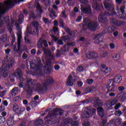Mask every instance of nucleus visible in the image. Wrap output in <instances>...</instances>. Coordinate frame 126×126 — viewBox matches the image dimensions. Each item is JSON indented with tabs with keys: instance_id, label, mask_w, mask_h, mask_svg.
I'll return each mask as SVG.
<instances>
[{
	"instance_id": "34",
	"label": "nucleus",
	"mask_w": 126,
	"mask_h": 126,
	"mask_svg": "<svg viewBox=\"0 0 126 126\" xmlns=\"http://www.w3.org/2000/svg\"><path fill=\"white\" fill-rule=\"evenodd\" d=\"M29 105L31 106L32 108H34V107H36L37 106V101H36V100L32 101L29 103Z\"/></svg>"
},
{
	"instance_id": "11",
	"label": "nucleus",
	"mask_w": 126,
	"mask_h": 126,
	"mask_svg": "<svg viewBox=\"0 0 126 126\" xmlns=\"http://www.w3.org/2000/svg\"><path fill=\"white\" fill-rule=\"evenodd\" d=\"M21 1H24V0H13V1L8 0L4 1V3L5 5L11 6L15 5V4H17V3H19Z\"/></svg>"
},
{
	"instance_id": "59",
	"label": "nucleus",
	"mask_w": 126,
	"mask_h": 126,
	"mask_svg": "<svg viewBox=\"0 0 126 126\" xmlns=\"http://www.w3.org/2000/svg\"><path fill=\"white\" fill-rule=\"evenodd\" d=\"M109 47L111 50L115 49V44H114L113 43H111L109 44Z\"/></svg>"
},
{
	"instance_id": "1",
	"label": "nucleus",
	"mask_w": 126,
	"mask_h": 126,
	"mask_svg": "<svg viewBox=\"0 0 126 126\" xmlns=\"http://www.w3.org/2000/svg\"><path fill=\"white\" fill-rule=\"evenodd\" d=\"M122 80L123 77L120 74L116 75L114 79H110L108 80L106 84V89H107L106 93L115 92L116 84H119V83H121V81Z\"/></svg>"
},
{
	"instance_id": "33",
	"label": "nucleus",
	"mask_w": 126,
	"mask_h": 126,
	"mask_svg": "<svg viewBox=\"0 0 126 126\" xmlns=\"http://www.w3.org/2000/svg\"><path fill=\"white\" fill-rule=\"evenodd\" d=\"M53 108H47L45 111H63V110L62 109V108H54L53 110H52Z\"/></svg>"
},
{
	"instance_id": "28",
	"label": "nucleus",
	"mask_w": 126,
	"mask_h": 126,
	"mask_svg": "<svg viewBox=\"0 0 126 126\" xmlns=\"http://www.w3.org/2000/svg\"><path fill=\"white\" fill-rule=\"evenodd\" d=\"M29 28H28L27 29L26 32L25 33V38H26V39L29 37V35L28 34H29L30 35H33L32 31L30 32V31H29Z\"/></svg>"
},
{
	"instance_id": "12",
	"label": "nucleus",
	"mask_w": 126,
	"mask_h": 126,
	"mask_svg": "<svg viewBox=\"0 0 126 126\" xmlns=\"http://www.w3.org/2000/svg\"><path fill=\"white\" fill-rule=\"evenodd\" d=\"M87 59L89 60H92V59H96L98 58V54L94 52L88 51L87 54H86Z\"/></svg>"
},
{
	"instance_id": "44",
	"label": "nucleus",
	"mask_w": 126,
	"mask_h": 126,
	"mask_svg": "<svg viewBox=\"0 0 126 126\" xmlns=\"http://www.w3.org/2000/svg\"><path fill=\"white\" fill-rule=\"evenodd\" d=\"M97 114L99 116H101L102 118V120H103V118H104V112L103 111H98Z\"/></svg>"
},
{
	"instance_id": "50",
	"label": "nucleus",
	"mask_w": 126,
	"mask_h": 126,
	"mask_svg": "<svg viewBox=\"0 0 126 126\" xmlns=\"http://www.w3.org/2000/svg\"><path fill=\"white\" fill-rule=\"evenodd\" d=\"M43 21L44 22V23H45V24H48V23L50 22L49 19L47 18H43Z\"/></svg>"
},
{
	"instance_id": "21",
	"label": "nucleus",
	"mask_w": 126,
	"mask_h": 126,
	"mask_svg": "<svg viewBox=\"0 0 126 126\" xmlns=\"http://www.w3.org/2000/svg\"><path fill=\"white\" fill-rule=\"evenodd\" d=\"M64 31L66 32V33H67V34H68V35H69L71 37L75 35V32H74V31H71L69 28H65Z\"/></svg>"
},
{
	"instance_id": "5",
	"label": "nucleus",
	"mask_w": 126,
	"mask_h": 126,
	"mask_svg": "<svg viewBox=\"0 0 126 126\" xmlns=\"http://www.w3.org/2000/svg\"><path fill=\"white\" fill-rule=\"evenodd\" d=\"M86 27L87 28H85ZM97 27H98V22L93 21L88 23H86L83 25L82 30L86 31L88 28V29H89V30H91V31H96V29H97Z\"/></svg>"
},
{
	"instance_id": "53",
	"label": "nucleus",
	"mask_w": 126,
	"mask_h": 126,
	"mask_svg": "<svg viewBox=\"0 0 126 126\" xmlns=\"http://www.w3.org/2000/svg\"><path fill=\"white\" fill-rule=\"evenodd\" d=\"M126 100V93H125L122 94V102H125Z\"/></svg>"
},
{
	"instance_id": "55",
	"label": "nucleus",
	"mask_w": 126,
	"mask_h": 126,
	"mask_svg": "<svg viewBox=\"0 0 126 126\" xmlns=\"http://www.w3.org/2000/svg\"><path fill=\"white\" fill-rule=\"evenodd\" d=\"M96 108H89V107H86V109H85V111H96Z\"/></svg>"
},
{
	"instance_id": "47",
	"label": "nucleus",
	"mask_w": 126,
	"mask_h": 126,
	"mask_svg": "<svg viewBox=\"0 0 126 126\" xmlns=\"http://www.w3.org/2000/svg\"><path fill=\"white\" fill-rule=\"evenodd\" d=\"M93 82H94V80L93 79H87V83L88 84H92Z\"/></svg>"
},
{
	"instance_id": "39",
	"label": "nucleus",
	"mask_w": 126,
	"mask_h": 126,
	"mask_svg": "<svg viewBox=\"0 0 126 126\" xmlns=\"http://www.w3.org/2000/svg\"><path fill=\"white\" fill-rule=\"evenodd\" d=\"M32 25L35 27V28H37L39 27V23L37 21H35L32 23Z\"/></svg>"
},
{
	"instance_id": "4",
	"label": "nucleus",
	"mask_w": 126,
	"mask_h": 126,
	"mask_svg": "<svg viewBox=\"0 0 126 126\" xmlns=\"http://www.w3.org/2000/svg\"><path fill=\"white\" fill-rule=\"evenodd\" d=\"M15 63V60L14 59H12L8 61V64L5 66L4 68L2 69L3 70L2 73V76L4 78H6L8 76V73H9V69L12 67V65Z\"/></svg>"
},
{
	"instance_id": "6",
	"label": "nucleus",
	"mask_w": 126,
	"mask_h": 126,
	"mask_svg": "<svg viewBox=\"0 0 126 126\" xmlns=\"http://www.w3.org/2000/svg\"><path fill=\"white\" fill-rule=\"evenodd\" d=\"M26 86H28L26 92L28 93L29 95L32 96L33 94V90L32 89V86H33V82H32V79H28L26 83Z\"/></svg>"
},
{
	"instance_id": "22",
	"label": "nucleus",
	"mask_w": 126,
	"mask_h": 126,
	"mask_svg": "<svg viewBox=\"0 0 126 126\" xmlns=\"http://www.w3.org/2000/svg\"><path fill=\"white\" fill-rule=\"evenodd\" d=\"M102 36L101 34H96L95 37L94 38V43L95 44H99V43H101L102 42V38L101 37Z\"/></svg>"
},
{
	"instance_id": "27",
	"label": "nucleus",
	"mask_w": 126,
	"mask_h": 126,
	"mask_svg": "<svg viewBox=\"0 0 126 126\" xmlns=\"http://www.w3.org/2000/svg\"><path fill=\"white\" fill-rule=\"evenodd\" d=\"M61 39L62 40V41H63V42H68V41L70 40L69 35H63L61 37Z\"/></svg>"
},
{
	"instance_id": "30",
	"label": "nucleus",
	"mask_w": 126,
	"mask_h": 126,
	"mask_svg": "<svg viewBox=\"0 0 126 126\" xmlns=\"http://www.w3.org/2000/svg\"><path fill=\"white\" fill-rule=\"evenodd\" d=\"M23 20H24V15L21 14L19 15L18 19V22H19L20 24L23 23Z\"/></svg>"
},
{
	"instance_id": "20",
	"label": "nucleus",
	"mask_w": 126,
	"mask_h": 126,
	"mask_svg": "<svg viewBox=\"0 0 126 126\" xmlns=\"http://www.w3.org/2000/svg\"><path fill=\"white\" fill-rule=\"evenodd\" d=\"M100 69L102 72H105V73H108V72H110L111 70L110 68L107 67V66L105 64L101 65Z\"/></svg>"
},
{
	"instance_id": "64",
	"label": "nucleus",
	"mask_w": 126,
	"mask_h": 126,
	"mask_svg": "<svg viewBox=\"0 0 126 126\" xmlns=\"http://www.w3.org/2000/svg\"><path fill=\"white\" fill-rule=\"evenodd\" d=\"M115 114L116 116H121V115H122V111H116Z\"/></svg>"
},
{
	"instance_id": "60",
	"label": "nucleus",
	"mask_w": 126,
	"mask_h": 126,
	"mask_svg": "<svg viewBox=\"0 0 126 126\" xmlns=\"http://www.w3.org/2000/svg\"><path fill=\"white\" fill-rule=\"evenodd\" d=\"M82 19V16H79L76 19V22H80V20Z\"/></svg>"
},
{
	"instance_id": "10",
	"label": "nucleus",
	"mask_w": 126,
	"mask_h": 126,
	"mask_svg": "<svg viewBox=\"0 0 126 126\" xmlns=\"http://www.w3.org/2000/svg\"><path fill=\"white\" fill-rule=\"evenodd\" d=\"M81 10L83 13H85L86 14H91V13H92L91 7L89 5L86 6L84 5H82L81 7Z\"/></svg>"
},
{
	"instance_id": "35",
	"label": "nucleus",
	"mask_w": 126,
	"mask_h": 126,
	"mask_svg": "<svg viewBox=\"0 0 126 126\" xmlns=\"http://www.w3.org/2000/svg\"><path fill=\"white\" fill-rule=\"evenodd\" d=\"M43 46V42H42V39L39 40L37 42V47L38 49H41Z\"/></svg>"
},
{
	"instance_id": "58",
	"label": "nucleus",
	"mask_w": 126,
	"mask_h": 126,
	"mask_svg": "<svg viewBox=\"0 0 126 126\" xmlns=\"http://www.w3.org/2000/svg\"><path fill=\"white\" fill-rule=\"evenodd\" d=\"M71 126H78V122L76 121L71 123Z\"/></svg>"
},
{
	"instance_id": "19",
	"label": "nucleus",
	"mask_w": 126,
	"mask_h": 126,
	"mask_svg": "<svg viewBox=\"0 0 126 126\" xmlns=\"http://www.w3.org/2000/svg\"><path fill=\"white\" fill-rule=\"evenodd\" d=\"M15 75L18 79H21L22 75V70L21 68H17L15 72Z\"/></svg>"
},
{
	"instance_id": "49",
	"label": "nucleus",
	"mask_w": 126,
	"mask_h": 126,
	"mask_svg": "<svg viewBox=\"0 0 126 126\" xmlns=\"http://www.w3.org/2000/svg\"><path fill=\"white\" fill-rule=\"evenodd\" d=\"M66 46H71V47H74V46H75V42H71L70 43H67Z\"/></svg>"
},
{
	"instance_id": "56",
	"label": "nucleus",
	"mask_w": 126,
	"mask_h": 126,
	"mask_svg": "<svg viewBox=\"0 0 126 126\" xmlns=\"http://www.w3.org/2000/svg\"><path fill=\"white\" fill-rule=\"evenodd\" d=\"M61 14H62V17H63V18H66V14H65V10L62 12Z\"/></svg>"
},
{
	"instance_id": "8",
	"label": "nucleus",
	"mask_w": 126,
	"mask_h": 126,
	"mask_svg": "<svg viewBox=\"0 0 126 126\" xmlns=\"http://www.w3.org/2000/svg\"><path fill=\"white\" fill-rule=\"evenodd\" d=\"M53 70V67H52V61L50 60H48L44 67H43V71L46 74L51 73V71Z\"/></svg>"
},
{
	"instance_id": "46",
	"label": "nucleus",
	"mask_w": 126,
	"mask_h": 126,
	"mask_svg": "<svg viewBox=\"0 0 126 126\" xmlns=\"http://www.w3.org/2000/svg\"><path fill=\"white\" fill-rule=\"evenodd\" d=\"M122 106V104L121 103H118L116 104L114 107L115 110H118V109H120V107Z\"/></svg>"
},
{
	"instance_id": "26",
	"label": "nucleus",
	"mask_w": 126,
	"mask_h": 126,
	"mask_svg": "<svg viewBox=\"0 0 126 126\" xmlns=\"http://www.w3.org/2000/svg\"><path fill=\"white\" fill-rule=\"evenodd\" d=\"M116 30H117V28L113 26L109 27L107 29V31L109 33H113V32H115Z\"/></svg>"
},
{
	"instance_id": "63",
	"label": "nucleus",
	"mask_w": 126,
	"mask_h": 126,
	"mask_svg": "<svg viewBox=\"0 0 126 126\" xmlns=\"http://www.w3.org/2000/svg\"><path fill=\"white\" fill-rule=\"evenodd\" d=\"M60 68H61V67L60 66V65H59L58 64H56L54 66V69H55V70H59V69H60Z\"/></svg>"
},
{
	"instance_id": "42",
	"label": "nucleus",
	"mask_w": 126,
	"mask_h": 126,
	"mask_svg": "<svg viewBox=\"0 0 126 126\" xmlns=\"http://www.w3.org/2000/svg\"><path fill=\"white\" fill-rule=\"evenodd\" d=\"M8 28V31L10 33V34H11V32H12V29L13 28V26L12 25H9V26H7Z\"/></svg>"
},
{
	"instance_id": "38",
	"label": "nucleus",
	"mask_w": 126,
	"mask_h": 126,
	"mask_svg": "<svg viewBox=\"0 0 126 126\" xmlns=\"http://www.w3.org/2000/svg\"><path fill=\"white\" fill-rule=\"evenodd\" d=\"M77 70H78L79 72H83V70H84V67H83L82 65H80L77 67Z\"/></svg>"
},
{
	"instance_id": "43",
	"label": "nucleus",
	"mask_w": 126,
	"mask_h": 126,
	"mask_svg": "<svg viewBox=\"0 0 126 126\" xmlns=\"http://www.w3.org/2000/svg\"><path fill=\"white\" fill-rule=\"evenodd\" d=\"M5 122V118L4 117H0V124Z\"/></svg>"
},
{
	"instance_id": "41",
	"label": "nucleus",
	"mask_w": 126,
	"mask_h": 126,
	"mask_svg": "<svg viewBox=\"0 0 126 126\" xmlns=\"http://www.w3.org/2000/svg\"><path fill=\"white\" fill-rule=\"evenodd\" d=\"M45 125H52L53 124V122H52V121L48 120V117H46L45 119Z\"/></svg>"
},
{
	"instance_id": "31",
	"label": "nucleus",
	"mask_w": 126,
	"mask_h": 126,
	"mask_svg": "<svg viewBox=\"0 0 126 126\" xmlns=\"http://www.w3.org/2000/svg\"><path fill=\"white\" fill-rule=\"evenodd\" d=\"M44 124V121L42 120H38L34 122V126H41Z\"/></svg>"
},
{
	"instance_id": "25",
	"label": "nucleus",
	"mask_w": 126,
	"mask_h": 126,
	"mask_svg": "<svg viewBox=\"0 0 126 126\" xmlns=\"http://www.w3.org/2000/svg\"><path fill=\"white\" fill-rule=\"evenodd\" d=\"M93 90L92 89V87H87L84 90V94L86 95V94H88V93H90Z\"/></svg>"
},
{
	"instance_id": "24",
	"label": "nucleus",
	"mask_w": 126,
	"mask_h": 126,
	"mask_svg": "<svg viewBox=\"0 0 126 126\" xmlns=\"http://www.w3.org/2000/svg\"><path fill=\"white\" fill-rule=\"evenodd\" d=\"M7 41V35L6 34H3L0 37V41L1 43H5Z\"/></svg>"
},
{
	"instance_id": "48",
	"label": "nucleus",
	"mask_w": 126,
	"mask_h": 126,
	"mask_svg": "<svg viewBox=\"0 0 126 126\" xmlns=\"http://www.w3.org/2000/svg\"><path fill=\"white\" fill-rule=\"evenodd\" d=\"M125 89H126V88H125V87H124V86L118 87V90L120 92H123V91H124V90H125Z\"/></svg>"
},
{
	"instance_id": "37",
	"label": "nucleus",
	"mask_w": 126,
	"mask_h": 126,
	"mask_svg": "<svg viewBox=\"0 0 126 126\" xmlns=\"http://www.w3.org/2000/svg\"><path fill=\"white\" fill-rule=\"evenodd\" d=\"M59 24L60 27H62V28H64V22L63 20H60L59 21Z\"/></svg>"
},
{
	"instance_id": "18",
	"label": "nucleus",
	"mask_w": 126,
	"mask_h": 126,
	"mask_svg": "<svg viewBox=\"0 0 126 126\" xmlns=\"http://www.w3.org/2000/svg\"><path fill=\"white\" fill-rule=\"evenodd\" d=\"M30 65L31 69H35V68H36L37 70H39L40 68L42 67V64L41 63H39L37 65L33 63H31Z\"/></svg>"
},
{
	"instance_id": "23",
	"label": "nucleus",
	"mask_w": 126,
	"mask_h": 126,
	"mask_svg": "<svg viewBox=\"0 0 126 126\" xmlns=\"http://www.w3.org/2000/svg\"><path fill=\"white\" fill-rule=\"evenodd\" d=\"M90 113H95V111H84V114L82 115V118H89L91 117V114Z\"/></svg>"
},
{
	"instance_id": "13",
	"label": "nucleus",
	"mask_w": 126,
	"mask_h": 126,
	"mask_svg": "<svg viewBox=\"0 0 126 126\" xmlns=\"http://www.w3.org/2000/svg\"><path fill=\"white\" fill-rule=\"evenodd\" d=\"M110 22L111 24L115 25V26H121L125 24V22L123 21H120L116 18H112L110 19Z\"/></svg>"
},
{
	"instance_id": "62",
	"label": "nucleus",
	"mask_w": 126,
	"mask_h": 126,
	"mask_svg": "<svg viewBox=\"0 0 126 126\" xmlns=\"http://www.w3.org/2000/svg\"><path fill=\"white\" fill-rule=\"evenodd\" d=\"M63 40L62 39H58V40L57 41V44H58V45H63Z\"/></svg>"
},
{
	"instance_id": "2",
	"label": "nucleus",
	"mask_w": 126,
	"mask_h": 126,
	"mask_svg": "<svg viewBox=\"0 0 126 126\" xmlns=\"http://www.w3.org/2000/svg\"><path fill=\"white\" fill-rule=\"evenodd\" d=\"M54 83V79L52 78L47 79L45 82L42 84L38 83L35 88L36 92L40 94H45L48 90V85H51Z\"/></svg>"
},
{
	"instance_id": "14",
	"label": "nucleus",
	"mask_w": 126,
	"mask_h": 126,
	"mask_svg": "<svg viewBox=\"0 0 126 126\" xmlns=\"http://www.w3.org/2000/svg\"><path fill=\"white\" fill-rule=\"evenodd\" d=\"M110 15H108L104 14H99L98 16V22L99 23H106L107 22V16H110Z\"/></svg>"
},
{
	"instance_id": "57",
	"label": "nucleus",
	"mask_w": 126,
	"mask_h": 126,
	"mask_svg": "<svg viewBox=\"0 0 126 126\" xmlns=\"http://www.w3.org/2000/svg\"><path fill=\"white\" fill-rule=\"evenodd\" d=\"M5 22L7 24V26H9V25H10V20L9 19H6Z\"/></svg>"
},
{
	"instance_id": "16",
	"label": "nucleus",
	"mask_w": 126,
	"mask_h": 126,
	"mask_svg": "<svg viewBox=\"0 0 126 126\" xmlns=\"http://www.w3.org/2000/svg\"><path fill=\"white\" fill-rule=\"evenodd\" d=\"M93 5L97 11H100L101 8H103V4L101 3H98L96 0H94Z\"/></svg>"
},
{
	"instance_id": "9",
	"label": "nucleus",
	"mask_w": 126,
	"mask_h": 126,
	"mask_svg": "<svg viewBox=\"0 0 126 126\" xmlns=\"http://www.w3.org/2000/svg\"><path fill=\"white\" fill-rule=\"evenodd\" d=\"M118 102L117 98H113L112 100L107 101L105 104V109L107 110H112V106Z\"/></svg>"
},
{
	"instance_id": "17",
	"label": "nucleus",
	"mask_w": 126,
	"mask_h": 126,
	"mask_svg": "<svg viewBox=\"0 0 126 126\" xmlns=\"http://www.w3.org/2000/svg\"><path fill=\"white\" fill-rule=\"evenodd\" d=\"M63 109H68V110H72V111H76L77 110V105H65L62 107Z\"/></svg>"
},
{
	"instance_id": "3",
	"label": "nucleus",
	"mask_w": 126,
	"mask_h": 126,
	"mask_svg": "<svg viewBox=\"0 0 126 126\" xmlns=\"http://www.w3.org/2000/svg\"><path fill=\"white\" fill-rule=\"evenodd\" d=\"M104 1V6L107 11L104 12V14L106 15H110V16H114L117 14V12L115 11V8L114 7V4L113 3L110 2H107L106 1H111L112 0H105Z\"/></svg>"
},
{
	"instance_id": "51",
	"label": "nucleus",
	"mask_w": 126,
	"mask_h": 126,
	"mask_svg": "<svg viewBox=\"0 0 126 126\" xmlns=\"http://www.w3.org/2000/svg\"><path fill=\"white\" fill-rule=\"evenodd\" d=\"M51 38L53 39V41H55V42H58L59 38H57L56 36H54L53 34L51 35Z\"/></svg>"
},
{
	"instance_id": "29",
	"label": "nucleus",
	"mask_w": 126,
	"mask_h": 126,
	"mask_svg": "<svg viewBox=\"0 0 126 126\" xmlns=\"http://www.w3.org/2000/svg\"><path fill=\"white\" fill-rule=\"evenodd\" d=\"M14 120L13 118L10 117L8 118L7 120V125L8 126H13Z\"/></svg>"
},
{
	"instance_id": "40",
	"label": "nucleus",
	"mask_w": 126,
	"mask_h": 126,
	"mask_svg": "<svg viewBox=\"0 0 126 126\" xmlns=\"http://www.w3.org/2000/svg\"><path fill=\"white\" fill-rule=\"evenodd\" d=\"M117 97L118 99L121 100V102H122L123 99V92H121L117 94Z\"/></svg>"
},
{
	"instance_id": "15",
	"label": "nucleus",
	"mask_w": 126,
	"mask_h": 126,
	"mask_svg": "<svg viewBox=\"0 0 126 126\" xmlns=\"http://www.w3.org/2000/svg\"><path fill=\"white\" fill-rule=\"evenodd\" d=\"M34 6L36 7L37 10V12H38L40 16L42 15V13H43V9L41 8V6L40 5V3H39V0H35L34 1Z\"/></svg>"
},
{
	"instance_id": "36",
	"label": "nucleus",
	"mask_w": 126,
	"mask_h": 126,
	"mask_svg": "<svg viewBox=\"0 0 126 126\" xmlns=\"http://www.w3.org/2000/svg\"><path fill=\"white\" fill-rule=\"evenodd\" d=\"M22 38V32H21V31H19L18 33V42H19V41H21Z\"/></svg>"
},
{
	"instance_id": "52",
	"label": "nucleus",
	"mask_w": 126,
	"mask_h": 126,
	"mask_svg": "<svg viewBox=\"0 0 126 126\" xmlns=\"http://www.w3.org/2000/svg\"><path fill=\"white\" fill-rule=\"evenodd\" d=\"M81 3H83V4H86L87 2H88V0H78Z\"/></svg>"
},
{
	"instance_id": "45",
	"label": "nucleus",
	"mask_w": 126,
	"mask_h": 126,
	"mask_svg": "<svg viewBox=\"0 0 126 126\" xmlns=\"http://www.w3.org/2000/svg\"><path fill=\"white\" fill-rule=\"evenodd\" d=\"M126 9V7L124 5L121 6L120 8V11L122 12L123 14H125V9Z\"/></svg>"
},
{
	"instance_id": "61",
	"label": "nucleus",
	"mask_w": 126,
	"mask_h": 126,
	"mask_svg": "<svg viewBox=\"0 0 126 126\" xmlns=\"http://www.w3.org/2000/svg\"><path fill=\"white\" fill-rule=\"evenodd\" d=\"M67 85H68V86H72V85H73V83L71 82V81H67Z\"/></svg>"
},
{
	"instance_id": "32",
	"label": "nucleus",
	"mask_w": 126,
	"mask_h": 126,
	"mask_svg": "<svg viewBox=\"0 0 126 126\" xmlns=\"http://www.w3.org/2000/svg\"><path fill=\"white\" fill-rule=\"evenodd\" d=\"M13 111H21V108H19L17 104L15 103L13 106Z\"/></svg>"
},
{
	"instance_id": "54",
	"label": "nucleus",
	"mask_w": 126,
	"mask_h": 126,
	"mask_svg": "<svg viewBox=\"0 0 126 126\" xmlns=\"http://www.w3.org/2000/svg\"><path fill=\"white\" fill-rule=\"evenodd\" d=\"M27 58H28V55H27V54L24 53L23 54V56H22V59L23 60H26V59H27Z\"/></svg>"
},
{
	"instance_id": "7",
	"label": "nucleus",
	"mask_w": 126,
	"mask_h": 126,
	"mask_svg": "<svg viewBox=\"0 0 126 126\" xmlns=\"http://www.w3.org/2000/svg\"><path fill=\"white\" fill-rule=\"evenodd\" d=\"M91 102L94 105L95 108H97V107H101L103 105V102L100 100L99 96H94L91 99Z\"/></svg>"
}]
</instances>
